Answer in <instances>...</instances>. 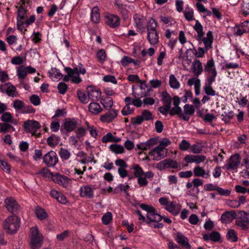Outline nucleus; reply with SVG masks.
Instances as JSON below:
<instances>
[{"label":"nucleus","instance_id":"774afa93","mask_svg":"<svg viewBox=\"0 0 249 249\" xmlns=\"http://www.w3.org/2000/svg\"><path fill=\"white\" fill-rule=\"evenodd\" d=\"M138 183L141 187L146 186L148 184V181L146 180V178L143 176L138 177Z\"/></svg>","mask_w":249,"mask_h":249},{"label":"nucleus","instance_id":"de8ad7c7","mask_svg":"<svg viewBox=\"0 0 249 249\" xmlns=\"http://www.w3.org/2000/svg\"><path fill=\"white\" fill-rule=\"evenodd\" d=\"M127 79L129 81L136 82L137 83H140L142 85L143 84L144 87H146L145 81L141 80L137 75L130 74L127 76Z\"/></svg>","mask_w":249,"mask_h":249},{"label":"nucleus","instance_id":"f704fd0d","mask_svg":"<svg viewBox=\"0 0 249 249\" xmlns=\"http://www.w3.org/2000/svg\"><path fill=\"white\" fill-rule=\"evenodd\" d=\"M184 15L186 20L188 21H192L195 20L194 18V10L188 6L185 8L184 11Z\"/></svg>","mask_w":249,"mask_h":249},{"label":"nucleus","instance_id":"680f3d73","mask_svg":"<svg viewBox=\"0 0 249 249\" xmlns=\"http://www.w3.org/2000/svg\"><path fill=\"white\" fill-rule=\"evenodd\" d=\"M103 80L105 82H110L114 84L117 83V80L115 77L111 75H107L103 77Z\"/></svg>","mask_w":249,"mask_h":249},{"label":"nucleus","instance_id":"393cba45","mask_svg":"<svg viewBox=\"0 0 249 249\" xmlns=\"http://www.w3.org/2000/svg\"><path fill=\"white\" fill-rule=\"evenodd\" d=\"M192 70L194 74L198 76L203 71V67L201 62L199 60L196 59L192 63Z\"/></svg>","mask_w":249,"mask_h":249},{"label":"nucleus","instance_id":"4d7b16f0","mask_svg":"<svg viewBox=\"0 0 249 249\" xmlns=\"http://www.w3.org/2000/svg\"><path fill=\"white\" fill-rule=\"evenodd\" d=\"M65 71L69 76H73V75H79L80 73L78 67L74 68L73 69L69 67L65 68Z\"/></svg>","mask_w":249,"mask_h":249},{"label":"nucleus","instance_id":"4c0bfd02","mask_svg":"<svg viewBox=\"0 0 249 249\" xmlns=\"http://www.w3.org/2000/svg\"><path fill=\"white\" fill-rule=\"evenodd\" d=\"M161 100L165 105L171 106L172 98L166 91H162L161 93Z\"/></svg>","mask_w":249,"mask_h":249},{"label":"nucleus","instance_id":"b1692460","mask_svg":"<svg viewBox=\"0 0 249 249\" xmlns=\"http://www.w3.org/2000/svg\"><path fill=\"white\" fill-rule=\"evenodd\" d=\"M118 111L114 109H111L105 115L101 116L100 120L105 122H110L117 115Z\"/></svg>","mask_w":249,"mask_h":249},{"label":"nucleus","instance_id":"6ab92c4d","mask_svg":"<svg viewBox=\"0 0 249 249\" xmlns=\"http://www.w3.org/2000/svg\"><path fill=\"white\" fill-rule=\"evenodd\" d=\"M114 7L124 19H127L129 17V12L127 9V5L124 4L120 0H115Z\"/></svg>","mask_w":249,"mask_h":249},{"label":"nucleus","instance_id":"f3484780","mask_svg":"<svg viewBox=\"0 0 249 249\" xmlns=\"http://www.w3.org/2000/svg\"><path fill=\"white\" fill-rule=\"evenodd\" d=\"M105 22L111 28L118 27L120 24L119 17L116 15L111 14H107L105 16Z\"/></svg>","mask_w":249,"mask_h":249},{"label":"nucleus","instance_id":"f8f14e48","mask_svg":"<svg viewBox=\"0 0 249 249\" xmlns=\"http://www.w3.org/2000/svg\"><path fill=\"white\" fill-rule=\"evenodd\" d=\"M87 92L89 99L92 101H98L101 96V90L93 86H88Z\"/></svg>","mask_w":249,"mask_h":249},{"label":"nucleus","instance_id":"412c9836","mask_svg":"<svg viewBox=\"0 0 249 249\" xmlns=\"http://www.w3.org/2000/svg\"><path fill=\"white\" fill-rule=\"evenodd\" d=\"M94 189L90 185H83L80 189V196L87 198H92L94 196Z\"/></svg>","mask_w":249,"mask_h":249},{"label":"nucleus","instance_id":"c756f323","mask_svg":"<svg viewBox=\"0 0 249 249\" xmlns=\"http://www.w3.org/2000/svg\"><path fill=\"white\" fill-rule=\"evenodd\" d=\"M89 110L92 114L96 115L101 112L103 109L101 107L100 105L96 103H91L89 106Z\"/></svg>","mask_w":249,"mask_h":249},{"label":"nucleus","instance_id":"a211bd4d","mask_svg":"<svg viewBox=\"0 0 249 249\" xmlns=\"http://www.w3.org/2000/svg\"><path fill=\"white\" fill-rule=\"evenodd\" d=\"M178 166V164L176 160L170 159L161 161L157 164V167L160 170L169 168L176 169Z\"/></svg>","mask_w":249,"mask_h":249},{"label":"nucleus","instance_id":"ddd939ff","mask_svg":"<svg viewBox=\"0 0 249 249\" xmlns=\"http://www.w3.org/2000/svg\"><path fill=\"white\" fill-rule=\"evenodd\" d=\"M167 150L166 148H162L158 146L153 148L149 154L153 157V160H159L166 156Z\"/></svg>","mask_w":249,"mask_h":249},{"label":"nucleus","instance_id":"69168bd1","mask_svg":"<svg viewBox=\"0 0 249 249\" xmlns=\"http://www.w3.org/2000/svg\"><path fill=\"white\" fill-rule=\"evenodd\" d=\"M233 31L234 32V34L237 36H242L243 35L244 33H246L245 31H244V30L242 28L241 24L239 25H236L233 28Z\"/></svg>","mask_w":249,"mask_h":249},{"label":"nucleus","instance_id":"39448f33","mask_svg":"<svg viewBox=\"0 0 249 249\" xmlns=\"http://www.w3.org/2000/svg\"><path fill=\"white\" fill-rule=\"evenodd\" d=\"M20 227V219L15 216L8 217L3 222L4 229L8 233H14Z\"/></svg>","mask_w":249,"mask_h":249},{"label":"nucleus","instance_id":"bb28decb","mask_svg":"<svg viewBox=\"0 0 249 249\" xmlns=\"http://www.w3.org/2000/svg\"><path fill=\"white\" fill-rule=\"evenodd\" d=\"M193 172L194 175L197 177H201L207 178L210 177L209 171L206 172L202 167L199 166L195 167L194 168Z\"/></svg>","mask_w":249,"mask_h":249},{"label":"nucleus","instance_id":"6e6d98bb","mask_svg":"<svg viewBox=\"0 0 249 249\" xmlns=\"http://www.w3.org/2000/svg\"><path fill=\"white\" fill-rule=\"evenodd\" d=\"M179 147L182 151H187L191 147V144L186 140H182L179 145Z\"/></svg>","mask_w":249,"mask_h":249},{"label":"nucleus","instance_id":"2f4dec72","mask_svg":"<svg viewBox=\"0 0 249 249\" xmlns=\"http://www.w3.org/2000/svg\"><path fill=\"white\" fill-rule=\"evenodd\" d=\"M100 19V15L99 9L97 7H94L91 12V20L94 23H98Z\"/></svg>","mask_w":249,"mask_h":249},{"label":"nucleus","instance_id":"a19ab883","mask_svg":"<svg viewBox=\"0 0 249 249\" xmlns=\"http://www.w3.org/2000/svg\"><path fill=\"white\" fill-rule=\"evenodd\" d=\"M169 85L170 87L174 89H178L180 87V84L175 75L171 74L169 77Z\"/></svg>","mask_w":249,"mask_h":249},{"label":"nucleus","instance_id":"3c124183","mask_svg":"<svg viewBox=\"0 0 249 249\" xmlns=\"http://www.w3.org/2000/svg\"><path fill=\"white\" fill-rule=\"evenodd\" d=\"M216 69L214 66V62L213 59L207 61L206 65L204 67V71L206 72H209Z\"/></svg>","mask_w":249,"mask_h":249},{"label":"nucleus","instance_id":"cd10ccee","mask_svg":"<svg viewBox=\"0 0 249 249\" xmlns=\"http://www.w3.org/2000/svg\"><path fill=\"white\" fill-rule=\"evenodd\" d=\"M121 141V138L113 136L111 132L107 133L102 138V142L103 143H107L108 142L116 143L120 142Z\"/></svg>","mask_w":249,"mask_h":249},{"label":"nucleus","instance_id":"9d476101","mask_svg":"<svg viewBox=\"0 0 249 249\" xmlns=\"http://www.w3.org/2000/svg\"><path fill=\"white\" fill-rule=\"evenodd\" d=\"M4 203L6 209L11 213H16L20 210V206L13 197L6 198L5 199Z\"/></svg>","mask_w":249,"mask_h":249},{"label":"nucleus","instance_id":"72a5a7b5","mask_svg":"<svg viewBox=\"0 0 249 249\" xmlns=\"http://www.w3.org/2000/svg\"><path fill=\"white\" fill-rule=\"evenodd\" d=\"M109 150L116 154H121L124 153V147L120 144H112L109 147Z\"/></svg>","mask_w":249,"mask_h":249},{"label":"nucleus","instance_id":"f03ea898","mask_svg":"<svg viewBox=\"0 0 249 249\" xmlns=\"http://www.w3.org/2000/svg\"><path fill=\"white\" fill-rule=\"evenodd\" d=\"M194 29L197 33V40H201L203 42L205 50L207 51L211 49L213 39V32L211 31H208L206 34V37H203L204 33L203 31V27L198 20L196 21Z\"/></svg>","mask_w":249,"mask_h":249},{"label":"nucleus","instance_id":"7c9ffc66","mask_svg":"<svg viewBox=\"0 0 249 249\" xmlns=\"http://www.w3.org/2000/svg\"><path fill=\"white\" fill-rule=\"evenodd\" d=\"M227 239L231 242H236L238 238L236 231L233 229H229L226 234Z\"/></svg>","mask_w":249,"mask_h":249},{"label":"nucleus","instance_id":"9b49d317","mask_svg":"<svg viewBox=\"0 0 249 249\" xmlns=\"http://www.w3.org/2000/svg\"><path fill=\"white\" fill-rule=\"evenodd\" d=\"M26 10L23 6H20L17 13V27L18 30H22L24 28V20L27 18Z\"/></svg>","mask_w":249,"mask_h":249},{"label":"nucleus","instance_id":"7ed1b4c3","mask_svg":"<svg viewBox=\"0 0 249 249\" xmlns=\"http://www.w3.org/2000/svg\"><path fill=\"white\" fill-rule=\"evenodd\" d=\"M157 26V22L153 18H151L146 23L147 39L149 43L152 45L159 42V35L156 29Z\"/></svg>","mask_w":249,"mask_h":249},{"label":"nucleus","instance_id":"052dcab7","mask_svg":"<svg viewBox=\"0 0 249 249\" xmlns=\"http://www.w3.org/2000/svg\"><path fill=\"white\" fill-rule=\"evenodd\" d=\"M57 89L61 94H64L68 89V86L63 82H60L57 85Z\"/></svg>","mask_w":249,"mask_h":249},{"label":"nucleus","instance_id":"f257e3e1","mask_svg":"<svg viewBox=\"0 0 249 249\" xmlns=\"http://www.w3.org/2000/svg\"><path fill=\"white\" fill-rule=\"evenodd\" d=\"M140 207L146 211L147 213L145 217L140 210H137L136 213L138 216L139 220L142 221L150 226L152 222L158 223L162 220V216L157 213V210L152 206L142 203L140 205Z\"/></svg>","mask_w":249,"mask_h":249},{"label":"nucleus","instance_id":"603ef678","mask_svg":"<svg viewBox=\"0 0 249 249\" xmlns=\"http://www.w3.org/2000/svg\"><path fill=\"white\" fill-rule=\"evenodd\" d=\"M112 215L110 212L106 213L102 218V222L104 224L107 225L110 223L112 220Z\"/></svg>","mask_w":249,"mask_h":249},{"label":"nucleus","instance_id":"09e8293b","mask_svg":"<svg viewBox=\"0 0 249 249\" xmlns=\"http://www.w3.org/2000/svg\"><path fill=\"white\" fill-rule=\"evenodd\" d=\"M27 74V71L26 67L20 66L17 71V75L19 79H24L26 77Z\"/></svg>","mask_w":249,"mask_h":249},{"label":"nucleus","instance_id":"c85d7f7f","mask_svg":"<svg viewBox=\"0 0 249 249\" xmlns=\"http://www.w3.org/2000/svg\"><path fill=\"white\" fill-rule=\"evenodd\" d=\"M5 86H6L5 92L8 96L12 97H15L18 96V92L14 86L11 84L10 83L5 84Z\"/></svg>","mask_w":249,"mask_h":249},{"label":"nucleus","instance_id":"aec40b11","mask_svg":"<svg viewBox=\"0 0 249 249\" xmlns=\"http://www.w3.org/2000/svg\"><path fill=\"white\" fill-rule=\"evenodd\" d=\"M240 163V157L238 154L231 156L228 163L226 164V168L228 170L236 169Z\"/></svg>","mask_w":249,"mask_h":249},{"label":"nucleus","instance_id":"5701e85b","mask_svg":"<svg viewBox=\"0 0 249 249\" xmlns=\"http://www.w3.org/2000/svg\"><path fill=\"white\" fill-rule=\"evenodd\" d=\"M184 113L182 112L181 118L183 120L188 121L190 119V116L192 115L195 112V108L193 105L186 104L184 107Z\"/></svg>","mask_w":249,"mask_h":249},{"label":"nucleus","instance_id":"20e7f679","mask_svg":"<svg viewBox=\"0 0 249 249\" xmlns=\"http://www.w3.org/2000/svg\"><path fill=\"white\" fill-rule=\"evenodd\" d=\"M31 234L30 246L32 249H38L40 248L42 244L43 236L39 232L36 226L33 227L30 229Z\"/></svg>","mask_w":249,"mask_h":249},{"label":"nucleus","instance_id":"864d4df0","mask_svg":"<svg viewBox=\"0 0 249 249\" xmlns=\"http://www.w3.org/2000/svg\"><path fill=\"white\" fill-rule=\"evenodd\" d=\"M234 115V113L232 111H224L222 114V116L223 117L222 120L227 123L229 122L230 119L232 118Z\"/></svg>","mask_w":249,"mask_h":249},{"label":"nucleus","instance_id":"79ce46f5","mask_svg":"<svg viewBox=\"0 0 249 249\" xmlns=\"http://www.w3.org/2000/svg\"><path fill=\"white\" fill-rule=\"evenodd\" d=\"M59 155L63 160H68L71 155L70 152L68 149L63 148L60 149Z\"/></svg>","mask_w":249,"mask_h":249},{"label":"nucleus","instance_id":"5fc2aeb1","mask_svg":"<svg viewBox=\"0 0 249 249\" xmlns=\"http://www.w3.org/2000/svg\"><path fill=\"white\" fill-rule=\"evenodd\" d=\"M169 114L171 116L177 114L179 117H181V114H182V109L179 106H174L171 109H170Z\"/></svg>","mask_w":249,"mask_h":249},{"label":"nucleus","instance_id":"4468645a","mask_svg":"<svg viewBox=\"0 0 249 249\" xmlns=\"http://www.w3.org/2000/svg\"><path fill=\"white\" fill-rule=\"evenodd\" d=\"M133 19L137 31L141 33H143L145 29V18L142 16L136 14L134 15Z\"/></svg>","mask_w":249,"mask_h":249},{"label":"nucleus","instance_id":"13d9d810","mask_svg":"<svg viewBox=\"0 0 249 249\" xmlns=\"http://www.w3.org/2000/svg\"><path fill=\"white\" fill-rule=\"evenodd\" d=\"M97 57L99 61L103 63L105 61L106 58L105 51L103 49L99 50L97 53Z\"/></svg>","mask_w":249,"mask_h":249},{"label":"nucleus","instance_id":"2eb2a0df","mask_svg":"<svg viewBox=\"0 0 249 249\" xmlns=\"http://www.w3.org/2000/svg\"><path fill=\"white\" fill-rule=\"evenodd\" d=\"M53 181L65 188H68L71 184V179L64 175L57 174L53 177Z\"/></svg>","mask_w":249,"mask_h":249},{"label":"nucleus","instance_id":"e2e57ef3","mask_svg":"<svg viewBox=\"0 0 249 249\" xmlns=\"http://www.w3.org/2000/svg\"><path fill=\"white\" fill-rule=\"evenodd\" d=\"M134 111V108L130 107V105H126L123 108L121 112L123 115H127L132 114Z\"/></svg>","mask_w":249,"mask_h":249},{"label":"nucleus","instance_id":"ea45409f","mask_svg":"<svg viewBox=\"0 0 249 249\" xmlns=\"http://www.w3.org/2000/svg\"><path fill=\"white\" fill-rule=\"evenodd\" d=\"M59 141V138L53 134L47 138V142L49 145L54 147L57 145Z\"/></svg>","mask_w":249,"mask_h":249},{"label":"nucleus","instance_id":"dca6fc26","mask_svg":"<svg viewBox=\"0 0 249 249\" xmlns=\"http://www.w3.org/2000/svg\"><path fill=\"white\" fill-rule=\"evenodd\" d=\"M77 121L74 119L67 118L62 125L61 131L65 130L67 132H72L77 127Z\"/></svg>","mask_w":249,"mask_h":249},{"label":"nucleus","instance_id":"338daca9","mask_svg":"<svg viewBox=\"0 0 249 249\" xmlns=\"http://www.w3.org/2000/svg\"><path fill=\"white\" fill-rule=\"evenodd\" d=\"M210 234L211 240L214 242H218L220 240V234L218 232L213 231Z\"/></svg>","mask_w":249,"mask_h":249},{"label":"nucleus","instance_id":"8fccbe9b","mask_svg":"<svg viewBox=\"0 0 249 249\" xmlns=\"http://www.w3.org/2000/svg\"><path fill=\"white\" fill-rule=\"evenodd\" d=\"M78 98L80 101L83 104H87L89 100L83 91L78 90L77 92Z\"/></svg>","mask_w":249,"mask_h":249},{"label":"nucleus","instance_id":"c03bdc74","mask_svg":"<svg viewBox=\"0 0 249 249\" xmlns=\"http://www.w3.org/2000/svg\"><path fill=\"white\" fill-rule=\"evenodd\" d=\"M12 131H15V129L11 124L8 123L0 124V132L6 133L10 131V130Z\"/></svg>","mask_w":249,"mask_h":249},{"label":"nucleus","instance_id":"e433bc0d","mask_svg":"<svg viewBox=\"0 0 249 249\" xmlns=\"http://www.w3.org/2000/svg\"><path fill=\"white\" fill-rule=\"evenodd\" d=\"M35 213L37 218L41 220L46 219L48 216L45 211L39 207H37L36 208Z\"/></svg>","mask_w":249,"mask_h":249},{"label":"nucleus","instance_id":"58836bf2","mask_svg":"<svg viewBox=\"0 0 249 249\" xmlns=\"http://www.w3.org/2000/svg\"><path fill=\"white\" fill-rule=\"evenodd\" d=\"M213 83H206L205 86L203 87L205 93L207 95L215 96V91L212 88V85Z\"/></svg>","mask_w":249,"mask_h":249},{"label":"nucleus","instance_id":"473e14b6","mask_svg":"<svg viewBox=\"0 0 249 249\" xmlns=\"http://www.w3.org/2000/svg\"><path fill=\"white\" fill-rule=\"evenodd\" d=\"M1 120L5 123H11L14 124H17V122L15 119H13L11 114L8 112H3L1 116Z\"/></svg>","mask_w":249,"mask_h":249},{"label":"nucleus","instance_id":"c9c22d12","mask_svg":"<svg viewBox=\"0 0 249 249\" xmlns=\"http://www.w3.org/2000/svg\"><path fill=\"white\" fill-rule=\"evenodd\" d=\"M206 83H213L215 80L217 75V71L216 69L209 72H206Z\"/></svg>","mask_w":249,"mask_h":249},{"label":"nucleus","instance_id":"0e129e2a","mask_svg":"<svg viewBox=\"0 0 249 249\" xmlns=\"http://www.w3.org/2000/svg\"><path fill=\"white\" fill-rule=\"evenodd\" d=\"M132 62H133V58L127 56H124L120 61L121 64L124 67H126L129 64L131 63Z\"/></svg>","mask_w":249,"mask_h":249},{"label":"nucleus","instance_id":"423d86ee","mask_svg":"<svg viewBox=\"0 0 249 249\" xmlns=\"http://www.w3.org/2000/svg\"><path fill=\"white\" fill-rule=\"evenodd\" d=\"M240 216L236 220L235 225L243 230L249 229V213L244 211H239Z\"/></svg>","mask_w":249,"mask_h":249},{"label":"nucleus","instance_id":"37998d69","mask_svg":"<svg viewBox=\"0 0 249 249\" xmlns=\"http://www.w3.org/2000/svg\"><path fill=\"white\" fill-rule=\"evenodd\" d=\"M100 102L106 108H110L113 106V100L110 97H107L102 99Z\"/></svg>","mask_w":249,"mask_h":249},{"label":"nucleus","instance_id":"1a4fd4ad","mask_svg":"<svg viewBox=\"0 0 249 249\" xmlns=\"http://www.w3.org/2000/svg\"><path fill=\"white\" fill-rule=\"evenodd\" d=\"M43 162L48 167H53L58 162V160L56 153L51 151L46 154L43 158Z\"/></svg>","mask_w":249,"mask_h":249},{"label":"nucleus","instance_id":"0eeeda50","mask_svg":"<svg viewBox=\"0 0 249 249\" xmlns=\"http://www.w3.org/2000/svg\"><path fill=\"white\" fill-rule=\"evenodd\" d=\"M23 127L26 132L37 136L36 133L41 127V125L37 121L28 120L24 122Z\"/></svg>","mask_w":249,"mask_h":249},{"label":"nucleus","instance_id":"49530a36","mask_svg":"<svg viewBox=\"0 0 249 249\" xmlns=\"http://www.w3.org/2000/svg\"><path fill=\"white\" fill-rule=\"evenodd\" d=\"M24 104L22 101L16 99L13 101V107L17 111L22 110L23 108L24 107Z\"/></svg>","mask_w":249,"mask_h":249},{"label":"nucleus","instance_id":"a18cd8bd","mask_svg":"<svg viewBox=\"0 0 249 249\" xmlns=\"http://www.w3.org/2000/svg\"><path fill=\"white\" fill-rule=\"evenodd\" d=\"M131 169L134 170V177L138 178L140 176H143L144 172L139 165L135 164L133 166Z\"/></svg>","mask_w":249,"mask_h":249},{"label":"nucleus","instance_id":"6e6552de","mask_svg":"<svg viewBox=\"0 0 249 249\" xmlns=\"http://www.w3.org/2000/svg\"><path fill=\"white\" fill-rule=\"evenodd\" d=\"M175 241L183 248L191 249V246L189 242L188 238L182 232H177L173 234Z\"/></svg>","mask_w":249,"mask_h":249},{"label":"nucleus","instance_id":"a878e982","mask_svg":"<svg viewBox=\"0 0 249 249\" xmlns=\"http://www.w3.org/2000/svg\"><path fill=\"white\" fill-rule=\"evenodd\" d=\"M165 208L168 212L172 213L173 215H177L179 213L180 206L175 205V202L170 201Z\"/></svg>","mask_w":249,"mask_h":249},{"label":"nucleus","instance_id":"bf43d9fd","mask_svg":"<svg viewBox=\"0 0 249 249\" xmlns=\"http://www.w3.org/2000/svg\"><path fill=\"white\" fill-rule=\"evenodd\" d=\"M191 149L192 152L194 154H199L202 151L203 149V147L200 143L195 144L193 145H191Z\"/></svg>","mask_w":249,"mask_h":249},{"label":"nucleus","instance_id":"4be33fe9","mask_svg":"<svg viewBox=\"0 0 249 249\" xmlns=\"http://www.w3.org/2000/svg\"><path fill=\"white\" fill-rule=\"evenodd\" d=\"M236 213L234 210L226 211L221 216L220 221L223 224H228L236 218Z\"/></svg>","mask_w":249,"mask_h":249}]
</instances>
